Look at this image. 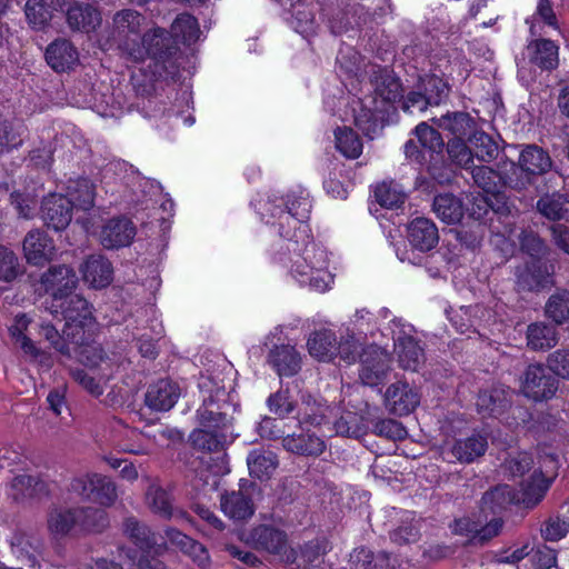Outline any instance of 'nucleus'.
Instances as JSON below:
<instances>
[{"label":"nucleus","mask_w":569,"mask_h":569,"mask_svg":"<svg viewBox=\"0 0 569 569\" xmlns=\"http://www.w3.org/2000/svg\"><path fill=\"white\" fill-rule=\"evenodd\" d=\"M471 148L475 150V157L482 162H490L497 159L499 154L498 143L483 131H475L468 138Z\"/></svg>","instance_id":"44"},{"label":"nucleus","mask_w":569,"mask_h":569,"mask_svg":"<svg viewBox=\"0 0 569 569\" xmlns=\"http://www.w3.org/2000/svg\"><path fill=\"white\" fill-rule=\"evenodd\" d=\"M361 349V343L355 338V336H349L346 339H342L338 347H336V356L347 365L356 362L359 357V352Z\"/></svg>","instance_id":"63"},{"label":"nucleus","mask_w":569,"mask_h":569,"mask_svg":"<svg viewBox=\"0 0 569 569\" xmlns=\"http://www.w3.org/2000/svg\"><path fill=\"white\" fill-rule=\"evenodd\" d=\"M336 148L340 153L350 159L358 158L362 152V142L358 134L350 128H337L335 131Z\"/></svg>","instance_id":"48"},{"label":"nucleus","mask_w":569,"mask_h":569,"mask_svg":"<svg viewBox=\"0 0 569 569\" xmlns=\"http://www.w3.org/2000/svg\"><path fill=\"white\" fill-rule=\"evenodd\" d=\"M420 403L419 393L407 382L390 385L385 393V405L396 416H407Z\"/></svg>","instance_id":"17"},{"label":"nucleus","mask_w":569,"mask_h":569,"mask_svg":"<svg viewBox=\"0 0 569 569\" xmlns=\"http://www.w3.org/2000/svg\"><path fill=\"white\" fill-rule=\"evenodd\" d=\"M325 549L319 541H310L306 543L298 556L293 549H289L284 562L291 569H327L323 566Z\"/></svg>","instance_id":"30"},{"label":"nucleus","mask_w":569,"mask_h":569,"mask_svg":"<svg viewBox=\"0 0 569 569\" xmlns=\"http://www.w3.org/2000/svg\"><path fill=\"white\" fill-rule=\"evenodd\" d=\"M123 532L139 548V558L152 559L167 550L164 542L159 541L158 535L148 526L139 522L134 517H128L123 522Z\"/></svg>","instance_id":"15"},{"label":"nucleus","mask_w":569,"mask_h":569,"mask_svg":"<svg viewBox=\"0 0 569 569\" xmlns=\"http://www.w3.org/2000/svg\"><path fill=\"white\" fill-rule=\"evenodd\" d=\"M536 468V505L540 502L558 477L559 462L555 455L540 456Z\"/></svg>","instance_id":"32"},{"label":"nucleus","mask_w":569,"mask_h":569,"mask_svg":"<svg viewBox=\"0 0 569 569\" xmlns=\"http://www.w3.org/2000/svg\"><path fill=\"white\" fill-rule=\"evenodd\" d=\"M62 315L64 325V335L72 343H83L87 333L92 331L94 319L89 302L79 295H69L51 306V313Z\"/></svg>","instance_id":"5"},{"label":"nucleus","mask_w":569,"mask_h":569,"mask_svg":"<svg viewBox=\"0 0 569 569\" xmlns=\"http://www.w3.org/2000/svg\"><path fill=\"white\" fill-rule=\"evenodd\" d=\"M278 458L274 452L254 449L247 457V465L251 477L269 479L278 468Z\"/></svg>","instance_id":"35"},{"label":"nucleus","mask_w":569,"mask_h":569,"mask_svg":"<svg viewBox=\"0 0 569 569\" xmlns=\"http://www.w3.org/2000/svg\"><path fill=\"white\" fill-rule=\"evenodd\" d=\"M410 244L422 252L433 249L439 241L438 228L427 218L413 219L407 228Z\"/></svg>","instance_id":"26"},{"label":"nucleus","mask_w":569,"mask_h":569,"mask_svg":"<svg viewBox=\"0 0 569 569\" xmlns=\"http://www.w3.org/2000/svg\"><path fill=\"white\" fill-rule=\"evenodd\" d=\"M375 198L381 207L395 209L405 202L406 193L398 183L390 181L376 187Z\"/></svg>","instance_id":"50"},{"label":"nucleus","mask_w":569,"mask_h":569,"mask_svg":"<svg viewBox=\"0 0 569 569\" xmlns=\"http://www.w3.org/2000/svg\"><path fill=\"white\" fill-rule=\"evenodd\" d=\"M69 490L84 500H93L103 507L112 506L117 498L116 483L107 476L97 472H86L76 476Z\"/></svg>","instance_id":"10"},{"label":"nucleus","mask_w":569,"mask_h":569,"mask_svg":"<svg viewBox=\"0 0 569 569\" xmlns=\"http://www.w3.org/2000/svg\"><path fill=\"white\" fill-rule=\"evenodd\" d=\"M46 60L54 71L64 72L79 63V52L71 41L58 39L48 46Z\"/></svg>","instance_id":"24"},{"label":"nucleus","mask_w":569,"mask_h":569,"mask_svg":"<svg viewBox=\"0 0 569 569\" xmlns=\"http://www.w3.org/2000/svg\"><path fill=\"white\" fill-rule=\"evenodd\" d=\"M67 198L71 200L72 208L90 210L94 204V184L88 178H78L68 183Z\"/></svg>","instance_id":"36"},{"label":"nucleus","mask_w":569,"mask_h":569,"mask_svg":"<svg viewBox=\"0 0 569 569\" xmlns=\"http://www.w3.org/2000/svg\"><path fill=\"white\" fill-rule=\"evenodd\" d=\"M136 236V227L127 218H113L104 223L100 232V242L107 249L129 246Z\"/></svg>","instance_id":"20"},{"label":"nucleus","mask_w":569,"mask_h":569,"mask_svg":"<svg viewBox=\"0 0 569 569\" xmlns=\"http://www.w3.org/2000/svg\"><path fill=\"white\" fill-rule=\"evenodd\" d=\"M257 487L253 483L241 486L239 490L226 492L220 498L221 511L233 521H247L256 512L253 497Z\"/></svg>","instance_id":"13"},{"label":"nucleus","mask_w":569,"mask_h":569,"mask_svg":"<svg viewBox=\"0 0 569 569\" xmlns=\"http://www.w3.org/2000/svg\"><path fill=\"white\" fill-rule=\"evenodd\" d=\"M199 388L202 393V406L197 411L200 428L191 432L190 440L201 450L218 451L233 439L231 419L222 411L229 407L228 392L210 377L201 378Z\"/></svg>","instance_id":"1"},{"label":"nucleus","mask_w":569,"mask_h":569,"mask_svg":"<svg viewBox=\"0 0 569 569\" xmlns=\"http://www.w3.org/2000/svg\"><path fill=\"white\" fill-rule=\"evenodd\" d=\"M432 208L437 217L448 224L457 223L463 217L461 200L451 193L435 197Z\"/></svg>","instance_id":"37"},{"label":"nucleus","mask_w":569,"mask_h":569,"mask_svg":"<svg viewBox=\"0 0 569 569\" xmlns=\"http://www.w3.org/2000/svg\"><path fill=\"white\" fill-rule=\"evenodd\" d=\"M559 63V47L547 39L536 40V64L546 70H552Z\"/></svg>","instance_id":"53"},{"label":"nucleus","mask_w":569,"mask_h":569,"mask_svg":"<svg viewBox=\"0 0 569 569\" xmlns=\"http://www.w3.org/2000/svg\"><path fill=\"white\" fill-rule=\"evenodd\" d=\"M390 370L389 353L380 347L369 346L361 355L359 379L365 386L380 385Z\"/></svg>","instance_id":"14"},{"label":"nucleus","mask_w":569,"mask_h":569,"mask_svg":"<svg viewBox=\"0 0 569 569\" xmlns=\"http://www.w3.org/2000/svg\"><path fill=\"white\" fill-rule=\"evenodd\" d=\"M91 336L92 331H89L83 343H72V352L77 355L82 365L97 368L104 362L106 357L100 345L90 342Z\"/></svg>","instance_id":"46"},{"label":"nucleus","mask_w":569,"mask_h":569,"mask_svg":"<svg viewBox=\"0 0 569 569\" xmlns=\"http://www.w3.org/2000/svg\"><path fill=\"white\" fill-rule=\"evenodd\" d=\"M283 448L299 456L318 457L327 448L325 440L312 432L288 435L282 439Z\"/></svg>","instance_id":"28"},{"label":"nucleus","mask_w":569,"mask_h":569,"mask_svg":"<svg viewBox=\"0 0 569 569\" xmlns=\"http://www.w3.org/2000/svg\"><path fill=\"white\" fill-rule=\"evenodd\" d=\"M520 487L517 492L508 485H500L487 491L481 499V511L498 515L512 503L530 507L533 503V473H529Z\"/></svg>","instance_id":"8"},{"label":"nucleus","mask_w":569,"mask_h":569,"mask_svg":"<svg viewBox=\"0 0 569 569\" xmlns=\"http://www.w3.org/2000/svg\"><path fill=\"white\" fill-rule=\"evenodd\" d=\"M180 395V388L176 382L161 379L148 388L146 405L156 411H168L177 403Z\"/></svg>","instance_id":"23"},{"label":"nucleus","mask_w":569,"mask_h":569,"mask_svg":"<svg viewBox=\"0 0 569 569\" xmlns=\"http://www.w3.org/2000/svg\"><path fill=\"white\" fill-rule=\"evenodd\" d=\"M286 209L274 207L271 210V216L279 213L280 236L284 239L299 238L308 240L309 228L307 221L310 216L311 200L308 194L302 191L299 194L292 193L287 196Z\"/></svg>","instance_id":"6"},{"label":"nucleus","mask_w":569,"mask_h":569,"mask_svg":"<svg viewBox=\"0 0 569 569\" xmlns=\"http://www.w3.org/2000/svg\"><path fill=\"white\" fill-rule=\"evenodd\" d=\"M49 483L38 476L18 475L10 485V496L16 501L40 500L49 496Z\"/></svg>","instance_id":"21"},{"label":"nucleus","mask_w":569,"mask_h":569,"mask_svg":"<svg viewBox=\"0 0 569 569\" xmlns=\"http://www.w3.org/2000/svg\"><path fill=\"white\" fill-rule=\"evenodd\" d=\"M487 448V438L482 435L473 433L470 437L458 439L453 443L446 446L443 455L449 462L471 463L485 455Z\"/></svg>","instance_id":"19"},{"label":"nucleus","mask_w":569,"mask_h":569,"mask_svg":"<svg viewBox=\"0 0 569 569\" xmlns=\"http://www.w3.org/2000/svg\"><path fill=\"white\" fill-rule=\"evenodd\" d=\"M335 341V336L330 331L315 332L307 342L309 353L322 361L332 360L336 357Z\"/></svg>","instance_id":"41"},{"label":"nucleus","mask_w":569,"mask_h":569,"mask_svg":"<svg viewBox=\"0 0 569 569\" xmlns=\"http://www.w3.org/2000/svg\"><path fill=\"white\" fill-rule=\"evenodd\" d=\"M146 18L133 9H122L114 13L112 18L113 36L118 47L126 57H137L141 50L137 43L140 42L141 30Z\"/></svg>","instance_id":"9"},{"label":"nucleus","mask_w":569,"mask_h":569,"mask_svg":"<svg viewBox=\"0 0 569 569\" xmlns=\"http://www.w3.org/2000/svg\"><path fill=\"white\" fill-rule=\"evenodd\" d=\"M78 517L79 527L89 532H101L109 526L108 513L100 508H79Z\"/></svg>","instance_id":"49"},{"label":"nucleus","mask_w":569,"mask_h":569,"mask_svg":"<svg viewBox=\"0 0 569 569\" xmlns=\"http://www.w3.org/2000/svg\"><path fill=\"white\" fill-rule=\"evenodd\" d=\"M173 37L166 29L154 27L142 34L138 49L141 50L137 57H128L132 62H143L150 59L152 66V76L154 78L172 77L176 73L177 67L173 60V54L177 48L173 43Z\"/></svg>","instance_id":"4"},{"label":"nucleus","mask_w":569,"mask_h":569,"mask_svg":"<svg viewBox=\"0 0 569 569\" xmlns=\"http://www.w3.org/2000/svg\"><path fill=\"white\" fill-rule=\"evenodd\" d=\"M268 407L271 412L283 418L292 413L296 406L291 400L289 391L280 390L268 398Z\"/></svg>","instance_id":"62"},{"label":"nucleus","mask_w":569,"mask_h":569,"mask_svg":"<svg viewBox=\"0 0 569 569\" xmlns=\"http://www.w3.org/2000/svg\"><path fill=\"white\" fill-rule=\"evenodd\" d=\"M330 408L311 396L302 398L301 407L298 410V419L300 423H310L320 426L328 420Z\"/></svg>","instance_id":"42"},{"label":"nucleus","mask_w":569,"mask_h":569,"mask_svg":"<svg viewBox=\"0 0 569 569\" xmlns=\"http://www.w3.org/2000/svg\"><path fill=\"white\" fill-rule=\"evenodd\" d=\"M565 201L562 196L553 193L546 194L539 199L536 207L548 219L552 220H569V208L563 207Z\"/></svg>","instance_id":"52"},{"label":"nucleus","mask_w":569,"mask_h":569,"mask_svg":"<svg viewBox=\"0 0 569 569\" xmlns=\"http://www.w3.org/2000/svg\"><path fill=\"white\" fill-rule=\"evenodd\" d=\"M533 146H527L520 153L518 163L510 162L503 172L495 171L487 166L472 167L471 176L475 183L487 193H500L502 188L523 189L532 181L531 164Z\"/></svg>","instance_id":"3"},{"label":"nucleus","mask_w":569,"mask_h":569,"mask_svg":"<svg viewBox=\"0 0 569 569\" xmlns=\"http://www.w3.org/2000/svg\"><path fill=\"white\" fill-rule=\"evenodd\" d=\"M316 7L302 1H298L292 6V16L290 26L296 32L308 39L315 36L318 29L316 21Z\"/></svg>","instance_id":"34"},{"label":"nucleus","mask_w":569,"mask_h":569,"mask_svg":"<svg viewBox=\"0 0 569 569\" xmlns=\"http://www.w3.org/2000/svg\"><path fill=\"white\" fill-rule=\"evenodd\" d=\"M80 270L84 282L94 289L106 288L113 279L112 264L101 254L88 257Z\"/></svg>","instance_id":"25"},{"label":"nucleus","mask_w":569,"mask_h":569,"mask_svg":"<svg viewBox=\"0 0 569 569\" xmlns=\"http://www.w3.org/2000/svg\"><path fill=\"white\" fill-rule=\"evenodd\" d=\"M547 367L558 377L569 380V351L557 350L549 355Z\"/></svg>","instance_id":"64"},{"label":"nucleus","mask_w":569,"mask_h":569,"mask_svg":"<svg viewBox=\"0 0 569 569\" xmlns=\"http://www.w3.org/2000/svg\"><path fill=\"white\" fill-rule=\"evenodd\" d=\"M42 219L56 231L66 229L72 219L71 200L60 193H51L42 201Z\"/></svg>","instance_id":"18"},{"label":"nucleus","mask_w":569,"mask_h":569,"mask_svg":"<svg viewBox=\"0 0 569 569\" xmlns=\"http://www.w3.org/2000/svg\"><path fill=\"white\" fill-rule=\"evenodd\" d=\"M448 154L450 159L458 166L465 169H472L473 166V153L471 149L466 144L465 139H451L447 146Z\"/></svg>","instance_id":"59"},{"label":"nucleus","mask_w":569,"mask_h":569,"mask_svg":"<svg viewBox=\"0 0 569 569\" xmlns=\"http://www.w3.org/2000/svg\"><path fill=\"white\" fill-rule=\"evenodd\" d=\"M372 432L376 436L393 441L402 440L407 437L406 428L393 419H380L376 421L372 427Z\"/></svg>","instance_id":"60"},{"label":"nucleus","mask_w":569,"mask_h":569,"mask_svg":"<svg viewBox=\"0 0 569 569\" xmlns=\"http://www.w3.org/2000/svg\"><path fill=\"white\" fill-rule=\"evenodd\" d=\"M70 375L77 383L93 397H100L104 392V385L109 379L108 375H102L99 378L92 377L80 368L71 369Z\"/></svg>","instance_id":"56"},{"label":"nucleus","mask_w":569,"mask_h":569,"mask_svg":"<svg viewBox=\"0 0 569 569\" xmlns=\"http://www.w3.org/2000/svg\"><path fill=\"white\" fill-rule=\"evenodd\" d=\"M420 88L427 97L430 106H438L448 96L449 87L441 78L431 74L421 78Z\"/></svg>","instance_id":"54"},{"label":"nucleus","mask_w":569,"mask_h":569,"mask_svg":"<svg viewBox=\"0 0 569 569\" xmlns=\"http://www.w3.org/2000/svg\"><path fill=\"white\" fill-rule=\"evenodd\" d=\"M439 126L450 131L453 139H467L472 136L475 130L473 119L466 112H456L440 118Z\"/></svg>","instance_id":"43"},{"label":"nucleus","mask_w":569,"mask_h":569,"mask_svg":"<svg viewBox=\"0 0 569 569\" xmlns=\"http://www.w3.org/2000/svg\"><path fill=\"white\" fill-rule=\"evenodd\" d=\"M416 134L420 144L428 150L438 151L443 146V140L440 133L428 126L426 122H421L416 127Z\"/></svg>","instance_id":"61"},{"label":"nucleus","mask_w":569,"mask_h":569,"mask_svg":"<svg viewBox=\"0 0 569 569\" xmlns=\"http://www.w3.org/2000/svg\"><path fill=\"white\" fill-rule=\"evenodd\" d=\"M11 551L26 566L34 568L38 565V556L40 555V540L23 531L17 530L10 538Z\"/></svg>","instance_id":"29"},{"label":"nucleus","mask_w":569,"mask_h":569,"mask_svg":"<svg viewBox=\"0 0 569 569\" xmlns=\"http://www.w3.org/2000/svg\"><path fill=\"white\" fill-rule=\"evenodd\" d=\"M23 274V267L17 253L0 244V282L12 283Z\"/></svg>","instance_id":"45"},{"label":"nucleus","mask_w":569,"mask_h":569,"mask_svg":"<svg viewBox=\"0 0 569 569\" xmlns=\"http://www.w3.org/2000/svg\"><path fill=\"white\" fill-rule=\"evenodd\" d=\"M290 276L302 287L325 292L331 288L333 276L328 270V253L309 237L286 239Z\"/></svg>","instance_id":"2"},{"label":"nucleus","mask_w":569,"mask_h":569,"mask_svg":"<svg viewBox=\"0 0 569 569\" xmlns=\"http://www.w3.org/2000/svg\"><path fill=\"white\" fill-rule=\"evenodd\" d=\"M39 335L61 356L68 358L72 356L73 346L71 340L64 335V329L62 330V333H60L54 326L42 322L40 325Z\"/></svg>","instance_id":"51"},{"label":"nucleus","mask_w":569,"mask_h":569,"mask_svg":"<svg viewBox=\"0 0 569 569\" xmlns=\"http://www.w3.org/2000/svg\"><path fill=\"white\" fill-rule=\"evenodd\" d=\"M268 362L280 377L295 376L301 368V357L290 345L274 346L269 352Z\"/></svg>","instance_id":"27"},{"label":"nucleus","mask_w":569,"mask_h":569,"mask_svg":"<svg viewBox=\"0 0 569 569\" xmlns=\"http://www.w3.org/2000/svg\"><path fill=\"white\" fill-rule=\"evenodd\" d=\"M501 528L502 520L500 518H493L486 526H480L470 518L465 517L455 521L453 531L485 542L498 536Z\"/></svg>","instance_id":"31"},{"label":"nucleus","mask_w":569,"mask_h":569,"mask_svg":"<svg viewBox=\"0 0 569 569\" xmlns=\"http://www.w3.org/2000/svg\"><path fill=\"white\" fill-rule=\"evenodd\" d=\"M545 313L556 325L569 321V291L557 290L551 295L546 303Z\"/></svg>","instance_id":"47"},{"label":"nucleus","mask_w":569,"mask_h":569,"mask_svg":"<svg viewBox=\"0 0 569 569\" xmlns=\"http://www.w3.org/2000/svg\"><path fill=\"white\" fill-rule=\"evenodd\" d=\"M391 323L399 366L405 370L418 371L425 362V352L419 342L410 336L412 327L400 318H395Z\"/></svg>","instance_id":"11"},{"label":"nucleus","mask_w":569,"mask_h":569,"mask_svg":"<svg viewBox=\"0 0 569 569\" xmlns=\"http://www.w3.org/2000/svg\"><path fill=\"white\" fill-rule=\"evenodd\" d=\"M78 284L76 271L67 264H57L44 271L39 279V290L52 297L53 303L73 292Z\"/></svg>","instance_id":"12"},{"label":"nucleus","mask_w":569,"mask_h":569,"mask_svg":"<svg viewBox=\"0 0 569 569\" xmlns=\"http://www.w3.org/2000/svg\"><path fill=\"white\" fill-rule=\"evenodd\" d=\"M335 430L337 435L351 438H360L366 433L362 418L351 411L343 413L335 421Z\"/></svg>","instance_id":"55"},{"label":"nucleus","mask_w":569,"mask_h":569,"mask_svg":"<svg viewBox=\"0 0 569 569\" xmlns=\"http://www.w3.org/2000/svg\"><path fill=\"white\" fill-rule=\"evenodd\" d=\"M26 127L20 120L0 116V153L22 144Z\"/></svg>","instance_id":"39"},{"label":"nucleus","mask_w":569,"mask_h":569,"mask_svg":"<svg viewBox=\"0 0 569 569\" xmlns=\"http://www.w3.org/2000/svg\"><path fill=\"white\" fill-rule=\"evenodd\" d=\"M239 539L250 548L284 560L290 546L287 532L273 523H258L242 530Z\"/></svg>","instance_id":"7"},{"label":"nucleus","mask_w":569,"mask_h":569,"mask_svg":"<svg viewBox=\"0 0 569 569\" xmlns=\"http://www.w3.org/2000/svg\"><path fill=\"white\" fill-rule=\"evenodd\" d=\"M23 254L31 266L42 267L56 254L53 240L39 229L29 231L22 243Z\"/></svg>","instance_id":"16"},{"label":"nucleus","mask_w":569,"mask_h":569,"mask_svg":"<svg viewBox=\"0 0 569 569\" xmlns=\"http://www.w3.org/2000/svg\"><path fill=\"white\" fill-rule=\"evenodd\" d=\"M146 502L152 512L161 518H187L186 512L173 510L168 492L156 483L150 485L147 489Z\"/></svg>","instance_id":"33"},{"label":"nucleus","mask_w":569,"mask_h":569,"mask_svg":"<svg viewBox=\"0 0 569 569\" xmlns=\"http://www.w3.org/2000/svg\"><path fill=\"white\" fill-rule=\"evenodd\" d=\"M79 508H53L48 515V529L56 537H62L70 532L74 526H79Z\"/></svg>","instance_id":"38"},{"label":"nucleus","mask_w":569,"mask_h":569,"mask_svg":"<svg viewBox=\"0 0 569 569\" xmlns=\"http://www.w3.org/2000/svg\"><path fill=\"white\" fill-rule=\"evenodd\" d=\"M569 532V519L558 515L550 516L540 527L541 537L547 541H559Z\"/></svg>","instance_id":"57"},{"label":"nucleus","mask_w":569,"mask_h":569,"mask_svg":"<svg viewBox=\"0 0 569 569\" xmlns=\"http://www.w3.org/2000/svg\"><path fill=\"white\" fill-rule=\"evenodd\" d=\"M24 12L28 22L34 29H42L51 19V12L44 0H28Z\"/></svg>","instance_id":"58"},{"label":"nucleus","mask_w":569,"mask_h":569,"mask_svg":"<svg viewBox=\"0 0 569 569\" xmlns=\"http://www.w3.org/2000/svg\"><path fill=\"white\" fill-rule=\"evenodd\" d=\"M66 16L71 30L84 33L96 31L102 22L101 12L89 3L73 2L67 9Z\"/></svg>","instance_id":"22"},{"label":"nucleus","mask_w":569,"mask_h":569,"mask_svg":"<svg viewBox=\"0 0 569 569\" xmlns=\"http://www.w3.org/2000/svg\"><path fill=\"white\" fill-rule=\"evenodd\" d=\"M170 33L173 39L188 46L198 41L201 36L198 20L189 13L177 16L171 24Z\"/></svg>","instance_id":"40"}]
</instances>
